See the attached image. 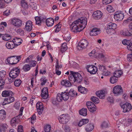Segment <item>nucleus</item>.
<instances>
[{"instance_id": "8fccbe9b", "label": "nucleus", "mask_w": 132, "mask_h": 132, "mask_svg": "<svg viewBox=\"0 0 132 132\" xmlns=\"http://www.w3.org/2000/svg\"><path fill=\"white\" fill-rule=\"evenodd\" d=\"M98 67L99 69L103 72L106 69L105 67L102 64H99Z\"/></svg>"}, {"instance_id": "5701e85b", "label": "nucleus", "mask_w": 132, "mask_h": 132, "mask_svg": "<svg viewBox=\"0 0 132 132\" xmlns=\"http://www.w3.org/2000/svg\"><path fill=\"white\" fill-rule=\"evenodd\" d=\"M12 41L16 47L20 45L22 42V40L21 39L17 37L14 38Z\"/></svg>"}, {"instance_id": "c9c22d12", "label": "nucleus", "mask_w": 132, "mask_h": 132, "mask_svg": "<svg viewBox=\"0 0 132 132\" xmlns=\"http://www.w3.org/2000/svg\"><path fill=\"white\" fill-rule=\"evenodd\" d=\"M7 125L5 123H1L0 124V132H5L7 129Z\"/></svg>"}, {"instance_id": "a19ab883", "label": "nucleus", "mask_w": 132, "mask_h": 132, "mask_svg": "<svg viewBox=\"0 0 132 132\" xmlns=\"http://www.w3.org/2000/svg\"><path fill=\"white\" fill-rule=\"evenodd\" d=\"M41 85L42 86H43L45 84L47 81V80L46 77L43 76L40 79Z\"/></svg>"}, {"instance_id": "2f4dec72", "label": "nucleus", "mask_w": 132, "mask_h": 132, "mask_svg": "<svg viewBox=\"0 0 132 132\" xmlns=\"http://www.w3.org/2000/svg\"><path fill=\"white\" fill-rule=\"evenodd\" d=\"M88 122L89 120L88 119H82L80 120L78 123V125L79 127H81L83 125L87 123Z\"/></svg>"}, {"instance_id": "9d476101", "label": "nucleus", "mask_w": 132, "mask_h": 132, "mask_svg": "<svg viewBox=\"0 0 132 132\" xmlns=\"http://www.w3.org/2000/svg\"><path fill=\"white\" fill-rule=\"evenodd\" d=\"M114 17L116 20L119 21L123 19L124 17V15L123 13L122 12H117L114 14Z\"/></svg>"}, {"instance_id": "5fc2aeb1", "label": "nucleus", "mask_w": 132, "mask_h": 132, "mask_svg": "<svg viewBox=\"0 0 132 132\" xmlns=\"http://www.w3.org/2000/svg\"><path fill=\"white\" fill-rule=\"evenodd\" d=\"M107 10L109 12L111 13L114 11V10L113 9L112 6L108 5L107 6Z\"/></svg>"}, {"instance_id": "a211bd4d", "label": "nucleus", "mask_w": 132, "mask_h": 132, "mask_svg": "<svg viewBox=\"0 0 132 132\" xmlns=\"http://www.w3.org/2000/svg\"><path fill=\"white\" fill-rule=\"evenodd\" d=\"M106 93V92L104 90H101L96 92V94L100 98L103 99L104 98Z\"/></svg>"}, {"instance_id": "e2e57ef3", "label": "nucleus", "mask_w": 132, "mask_h": 132, "mask_svg": "<svg viewBox=\"0 0 132 132\" xmlns=\"http://www.w3.org/2000/svg\"><path fill=\"white\" fill-rule=\"evenodd\" d=\"M113 0H103V3L104 4H108L111 3Z\"/></svg>"}, {"instance_id": "ea45409f", "label": "nucleus", "mask_w": 132, "mask_h": 132, "mask_svg": "<svg viewBox=\"0 0 132 132\" xmlns=\"http://www.w3.org/2000/svg\"><path fill=\"white\" fill-rule=\"evenodd\" d=\"M87 109L86 108H82L79 111L80 114L83 116H86L87 115Z\"/></svg>"}, {"instance_id": "13d9d810", "label": "nucleus", "mask_w": 132, "mask_h": 132, "mask_svg": "<svg viewBox=\"0 0 132 132\" xmlns=\"http://www.w3.org/2000/svg\"><path fill=\"white\" fill-rule=\"evenodd\" d=\"M16 32L20 34L21 35H23L24 34V31L21 28H19L16 30Z\"/></svg>"}, {"instance_id": "3c124183", "label": "nucleus", "mask_w": 132, "mask_h": 132, "mask_svg": "<svg viewBox=\"0 0 132 132\" xmlns=\"http://www.w3.org/2000/svg\"><path fill=\"white\" fill-rule=\"evenodd\" d=\"M109 126V123L108 122H103L101 125V127L102 128H106Z\"/></svg>"}, {"instance_id": "f03ea898", "label": "nucleus", "mask_w": 132, "mask_h": 132, "mask_svg": "<svg viewBox=\"0 0 132 132\" xmlns=\"http://www.w3.org/2000/svg\"><path fill=\"white\" fill-rule=\"evenodd\" d=\"M70 72L68 78L71 82L72 83L75 82L78 83L81 82L82 77L79 73L78 72H75L73 71H70Z\"/></svg>"}, {"instance_id": "09e8293b", "label": "nucleus", "mask_w": 132, "mask_h": 132, "mask_svg": "<svg viewBox=\"0 0 132 132\" xmlns=\"http://www.w3.org/2000/svg\"><path fill=\"white\" fill-rule=\"evenodd\" d=\"M30 66L28 64H25L23 67V69L24 71L26 72L30 70Z\"/></svg>"}, {"instance_id": "0e129e2a", "label": "nucleus", "mask_w": 132, "mask_h": 132, "mask_svg": "<svg viewBox=\"0 0 132 132\" xmlns=\"http://www.w3.org/2000/svg\"><path fill=\"white\" fill-rule=\"evenodd\" d=\"M11 11L10 10H7L4 12V15L6 16H8L10 15L11 13Z\"/></svg>"}, {"instance_id": "20e7f679", "label": "nucleus", "mask_w": 132, "mask_h": 132, "mask_svg": "<svg viewBox=\"0 0 132 132\" xmlns=\"http://www.w3.org/2000/svg\"><path fill=\"white\" fill-rule=\"evenodd\" d=\"M10 21L11 24L15 27H19L22 25V21L17 18H12Z\"/></svg>"}, {"instance_id": "393cba45", "label": "nucleus", "mask_w": 132, "mask_h": 132, "mask_svg": "<svg viewBox=\"0 0 132 132\" xmlns=\"http://www.w3.org/2000/svg\"><path fill=\"white\" fill-rule=\"evenodd\" d=\"M94 126L93 124L89 123L88 124L85 128L86 131L89 132L92 131L94 129Z\"/></svg>"}, {"instance_id": "de8ad7c7", "label": "nucleus", "mask_w": 132, "mask_h": 132, "mask_svg": "<svg viewBox=\"0 0 132 132\" xmlns=\"http://www.w3.org/2000/svg\"><path fill=\"white\" fill-rule=\"evenodd\" d=\"M21 83V81L20 79H16L14 82V85L16 87H19Z\"/></svg>"}, {"instance_id": "680f3d73", "label": "nucleus", "mask_w": 132, "mask_h": 132, "mask_svg": "<svg viewBox=\"0 0 132 132\" xmlns=\"http://www.w3.org/2000/svg\"><path fill=\"white\" fill-rule=\"evenodd\" d=\"M127 59V60L129 61H132V54H128Z\"/></svg>"}, {"instance_id": "9b49d317", "label": "nucleus", "mask_w": 132, "mask_h": 132, "mask_svg": "<svg viewBox=\"0 0 132 132\" xmlns=\"http://www.w3.org/2000/svg\"><path fill=\"white\" fill-rule=\"evenodd\" d=\"M86 104L87 107L90 112H93L95 111L96 110V106L92 102L89 101Z\"/></svg>"}, {"instance_id": "bb28decb", "label": "nucleus", "mask_w": 132, "mask_h": 132, "mask_svg": "<svg viewBox=\"0 0 132 132\" xmlns=\"http://www.w3.org/2000/svg\"><path fill=\"white\" fill-rule=\"evenodd\" d=\"M45 20L46 25L48 27L52 26L54 23V20L52 18H48Z\"/></svg>"}, {"instance_id": "423d86ee", "label": "nucleus", "mask_w": 132, "mask_h": 132, "mask_svg": "<svg viewBox=\"0 0 132 132\" xmlns=\"http://www.w3.org/2000/svg\"><path fill=\"white\" fill-rule=\"evenodd\" d=\"M88 45L87 41L86 39H83L81 40L78 43L77 48L79 50H81L86 48Z\"/></svg>"}, {"instance_id": "603ef678", "label": "nucleus", "mask_w": 132, "mask_h": 132, "mask_svg": "<svg viewBox=\"0 0 132 132\" xmlns=\"http://www.w3.org/2000/svg\"><path fill=\"white\" fill-rule=\"evenodd\" d=\"M56 100L59 102H61L63 100L62 96L61 94H59L57 95L56 97Z\"/></svg>"}, {"instance_id": "f704fd0d", "label": "nucleus", "mask_w": 132, "mask_h": 132, "mask_svg": "<svg viewBox=\"0 0 132 132\" xmlns=\"http://www.w3.org/2000/svg\"><path fill=\"white\" fill-rule=\"evenodd\" d=\"M6 112L3 110H0V119L3 120L5 118Z\"/></svg>"}, {"instance_id": "2eb2a0df", "label": "nucleus", "mask_w": 132, "mask_h": 132, "mask_svg": "<svg viewBox=\"0 0 132 132\" xmlns=\"http://www.w3.org/2000/svg\"><path fill=\"white\" fill-rule=\"evenodd\" d=\"M12 96L6 98H5L4 99L3 102L2 103L3 105H5L8 104L13 102L14 101V98Z\"/></svg>"}, {"instance_id": "4d7b16f0", "label": "nucleus", "mask_w": 132, "mask_h": 132, "mask_svg": "<svg viewBox=\"0 0 132 132\" xmlns=\"http://www.w3.org/2000/svg\"><path fill=\"white\" fill-rule=\"evenodd\" d=\"M129 33L130 36H132V23H131L129 26Z\"/></svg>"}, {"instance_id": "6e6552de", "label": "nucleus", "mask_w": 132, "mask_h": 132, "mask_svg": "<svg viewBox=\"0 0 132 132\" xmlns=\"http://www.w3.org/2000/svg\"><path fill=\"white\" fill-rule=\"evenodd\" d=\"M20 72V70L18 68H13L9 73V76L12 78H15L18 76Z\"/></svg>"}, {"instance_id": "bf43d9fd", "label": "nucleus", "mask_w": 132, "mask_h": 132, "mask_svg": "<svg viewBox=\"0 0 132 132\" xmlns=\"http://www.w3.org/2000/svg\"><path fill=\"white\" fill-rule=\"evenodd\" d=\"M31 118V123H34L36 119V117L35 114L33 115Z\"/></svg>"}, {"instance_id": "7c9ffc66", "label": "nucleus", "mask_w": 132, "mask_h": 132, "mask_svg": "<svg viewBox=\"0 0 132 132\" xmlns=\"http://www.w3.org/2000/svg\"><path fill=\"white\" fill-rule=\"evenodd\" d=\"M77 93H76V91L73 89H70L68 93L69 96L70 97H73L75 96H77Z\"/></svg>"}, {"instance_id": "dca6fc26", "label": "nucleus", "mask_w": 132, "mask_h": 132, "mask_svg": "<svg viewBox=\"0 0 132 132\" xmlns=\"http://www.w3.org/2000/svg\"><path fill=\"white\" fill-rule=\"evenodd\" d=\"M102 15L103 14L101 11L97 10L93 12V16L94 19L98 20L102 18Z\"/></svg>"}, {"instance_id": "6ab92c4d", "label": "nucleus", "mask_w": 132, "mask_h": 132, "mask_svg": "<svg viewBox=\"0 0 132 132\" xmlns=\"http://www.w3.org/2000/svg\"><path fill=\"white\" fill-rule=\"evenodd\" d=\"M100 29L97 28H94L90 31V34L91 36H96L101 33Z\"/></svg>"}, {"instance_id": "aec40b11", "label": "nucleus", "mask_w": 132, "mask_h": 132, "mask_svg": "<svg viewBox=\"0 0 132 132\" xmlns=\"http://www.w3.org/2000/svg\"><path fill=\"white\" fill-rule=\"evenodd\" d=\"M48 96V88L46 87L43 88L42 90V96L44 99H46Z\"/></svg>"}, {"instance_id": "052dcab7", "label": "nucleus", "mask_w": 132, "mask_h": 132, "mask_svg": "<svg viewBox=\"0 0 132 132\" xmlns=\"http://www.w3.org/2000/svg\"><path fill=\"white\" fill-rule=\"evenodd\" d=\"M89 55L90 56H96V50L94 49L91 52L89 53Z\"/></svg>"}, {"instance_id": "72a5a7b5", "label": "nucleus", "mask_w": 132, "mask_h": 132, "mask_svg": "<svg viewBox=\"0 0 132 132\" xmlns=\"http://www.w3.org/2000/svg\"><path fill=\"white\" fill-rule=\"evenodd\" d=\"M62 96L63 100L65 101H67L69 98L68 92H62L61 94Z\"/></svg>"}, {"instance_id": "ddd939ff", "label": "nucleus", "mask_w": 132, "mask_h": 132, "mask_svg": "<svg viewBox=\"0 0 132 132\" xmlns=\"http://www.w3.org/2000/svg\"><path fill=\"white\" fill-rule=\"evenodd\" d=\"M21 118L19 116H17L12 119L11 121V124L12 126L15 127L16 124L18 123L20 121Z\"/></svg>"}, {"instance_id": "f3484780", "label": "nucleus", "mask_w": 132, "mask_h": 132, "mask_svg": "<svg viewBox=\"0 0 132 132\" xmlns=\"http://www.w3.org/2000/svg\"><path fill=\"white\" fill-rule=\"evenodd\" d=\"M37 111L39 114H41L43 110V106L42 102H38L36 105Z\"/></svg>"}, {"instance_id": "69168bd1", "label": "nucleus", "mask_w": 132, "mask_h": 132, "mask_svg": "<svg viewBox=\"0 0 132 132\" xmlns=\"http://www.w3.org/2000/svg\"><path fill=\"white\" fill-rule=\"evenodd\" d=\"M103 74L105 76H108L110 75L111 73L109 71L106 70V69L103 72Z\"/></svg>"}, {"instance_id": "4468645a", "label": "nucleus", "mask_w": 132, "mask_h": 132, "mask_svg": "<svg viewBox=\"0 0 132 132\" xmlns=\"http://www.w3.org/2000/svg\"><path fill=\"white\" fill-rule=\"evenodd\" d=\"M36 23L37 24L40 25L42 22H44L46 20V18L43 16H37L35 18Z\"/></svg>"}, {"instance_id": "c85d7f7f", "label": "nucleus", "mask_w": 132, "mask_h": 132, "mask_svg": "<svg viewBox=\"0 0 132 132\" xmlns=\"http://www.w3.org/2000/svg\"><path fill=\"white\" fill-rule=\"evenodd\" d=\"M78 90L79 92L81 93L85 94L87 93V90L85 87H82L81 86H80L78 87Z\"/></svg>"}, {"instance_id": "f8f14e48", "label": "nucleus", "mask_w": 132, "mask_h": 132, "mask_svg": "<svg viewBox=\"0 0 132 132\" xmlns=\"http://www.w3.org/2000/svg\"><path fill=\"white\" fill-rule=\"evenodd\" d=\"M123 90L120 86H117L113 88V93L116 95H118L122 94Z\"/></svg>"}, {"instance_id": "774afa93", "label": "nucleus", "mask_w": 132, "mask_h": 132, "mask_svg": "<svg viewBox=\"0 0 132 132\" xmlns=\"http://www.w3.org/2000/svg\"><path fill=\"white\" fill-rule=\"evenodd\" d=\"M70 129L68 126H66L64 128V130L65 132H70Z\"/></svg>"}, {"instance_id": "6e6d98bb", "label": "nucleus", "mask_w": 132, "mask_h": 132, "mask_svg": "<svg viewBox=\"0 0 132 132\" xmlns=\"http://www.w3.org/2000/svg\"><path fill=\"white\" fill-rule=\"evenodd\" d=\"M131 21H132V17H129L128 18L127 20L123 22V24L124 25H125L128 22H130Z\"/></svg>"}, {"instance_id": "37998d69", "label": "nucleus", "mask_w": 132, "mask_h": 132, "mask_svg": "<svg viewBox=\"0 0 132 132\" xmlns=\"http://www.w3.org/2000/svg\"><path fill=\"white\" fill-rule=\"evenodd\" d=\"M6 74V72L5 71L2 70L0 72V80H4Z\"/></svg>"}, {"instance_id": "864d4df0", "label": "nucleus", "mask_w": 132, "mask_h": 132, "mask_svg": "<svg viewBox=\"0 0 132 132\" xmlns=\"http://www.w3.org/2000/svg\"><path fill=\"white\" fill-rule=\"evenodd\" d=\"M29 63L30 64V66L31 67H34L36 66V64L37 62L35 60H32L31 61H29Z\"/></svg>"}, {"instance_id": "7ed1b4c3", "label": "nucleus", "mask_w": 132, "mask_h": 132, "mask_svg": "<svg viewBox=\"0 0 132 132\" xmlns=\"http://www.w3.org/2000/svg\"><path fill=\"white\" fill-rule=\"evenodd\" d=\"M21 58V56H13L9 57L6 60L9 64L13 65L17 63Z\"/></svg>"}, {"instance_id": "49530a36", "label": "nucleus", "mask_w": 132, "mask_h": 132, "mask_svg": "<svg viewBox=\"0 0 132 132\" xmlns=\"http://www.w3.org/2000/svg\"><path fill=\"white\" fill-rule=\"evenodd\" d=\"M117 81V79L114 76L111 77L110 79V82L112 84H114Z\"/></svg>"}, {"instance_id": "1a4fd4ad", "label": "nucleus", "mask_w": 132, "mask_h": 132, "mask_svg": "<svg viewBox=\"0 0 132 132\" xmlns=\"http://www.w3.org/2000/svg\"><path fill=\"white\" fill-rule=\"evenodd\" d=\"M121 107L123 109V112L124 113L128 112L131 109V105L128 103H126L122 105H121Z\"/></svg>"}, {"instance_id": "0eeeda50", "label": "nucleus", "mask_w": 132, "mask_h": 132, "mask_svg": "<svg viewBox=\"0 0 132 132\" xmlns=\"http://www.w3.org/2000/svg\"><path fill=\"white\" fill-rule=\"evenodd\" d=\"M87 71L91 74H94L96 73L97 71V68L94 65H88L86 67Z\"/></svg>"}, {"instance_id": "412c9836", "label": "nucleus", "mask_w": 132, "mask_h": 132, "mask_svg": "<svg viewBox=\"0 0 132 132\" xmlns=\"http://www.w3.org/2000/svg\"><path fill=\"white\" fill-rule=\"evenodd\" d=\"M32 28V24L30 21H28L26 23L25 29L27 31H31Z\"/></svg>"}, {"instance_id": "79ce46f5", "label": "nucleus", "mask_w": 132, "mask_h": 132, "mask_svg": "<svg viewBox=\"0 0 132 132\" xmlns=\"http://www.w3.org/2000/svg\"><path fill=\"white\" fill-rule=\"evenodd\" d=\"M21 5L22 7L24 8L27 9L28 7V4L24 0H22L21 1Z\"/></svg>"}, {"instance_id": "cd10ccee", "label": "nucleus", "mask_w": 132, "mask_h": 132, "mask_svg": "<svg viewBox=\"0 0 132 132\" xmlns=\"http://www.w3.org/2000/svg\"><path fill=\"white\" fill-rule=\"evenodd\" d=\"M6 46L8 49H12L16 47L12 41L7 43Z\"/></svg>"}, {"instance_id": "f257e3e1", "label": "nucleus", "mask_w": 132, "mask_h": 132, "mask_svg": "<svg viewBox=\"0 0 132 132\" xmlns=\"http://www.w3.org/2000/svg\"><path fill=\"white\" fill-rule=\"evenodd\" d=\"M87 24L86 18L81 17L72 23L70 26L71 30L74 32L80 31L86 27Z\"/></svg>"}, {"instance_id": "b1692460", "label": "nucleus", "mask_w": 132, "mask_h": 132, "mask_svg": "<svg viewBox=\"0 0 132 132\" xmlns=\"http://www.w3.org/2000/svg\"><path fill=\"white\" fill-rule=\"evenodd\" d=\"M71 83L72 82H71L70 81H69L68 80L66 79L63 80L61 82V84L62 85L66 87L70 86L71 85Z\"/></svg>"}, {"instance_id": "c03bdc74", "label": "nucleus", "mask_w": 132, "mask_h": 132, "mask_svg": "<svg viewBox=\"0 0 132 132\" xmlns=\"http://www.w3.org/2000/svg\"><path fill=\"white\" fill-rule=\"evenodd\" d=\"M51 125L47 124L44 127V131L45 132H49L51 130Z\"/></svg>"}, {"instance_id": "58836bf2", "label": "nucleus", "mask_w": 132, "mask_h": 132, "mask_svg": "<svg viewBox=\"0 0 132 132\" xmlns=\"http://www.w3.org/2000/svg\"><path fill=\"white\" fill-rule=\"evenodd\" d=\"M67 44L66 43H63L61 46V51L63 53L66 51L67 50Z\"/></svg>"}, {"instance_id": "4c0bfd02", "label": "nucleus", "mask_w": 132, "mask_h": 132, "mask_svg": "<svg viewBox=\"0 0 132 132\" xmlns=\"http://www.w3.org/2000/svg\"><path fill=\"white\" fill-rule=\"evenodd\" d=\"M29 5L30 7L33 10L37 9L36 4L34 2V0H30Z\"/></svg>"}, {"instance_id": "39448f33", "label": "nucleus", "mask_w": 132, "mask_h": 132, "mask_svg": "<svg viewBox=\"0 0 132 132\" xmlns=\"http://www.w3.org/2000/svg\"><path fill=\"white\" fill-rule=\"evenodd\" d=\"M59 122L63 124H66L69 121L70 117L68 114H63L58 117Z\"/></svg>"}, {"instance_id": "e433bc0d", "label": "nucleus", "mask_w": 132, "mask_h": 132, "mask_svg": "<svg viewBox=\"0 0 132 132\" xmlns=\"http://www.w3.org/2000/svg\"><path fill=\"white\" fill-rule=\"evenodd\" d=\"M1 37L3 40L6 41L10 40L11 38V36L10 35L7 34L5 35L2 34Z\"/></svg>"}, {"instance_id": "c756f323", "label": "nucleus", "mask_w": 132, "mask_h": 132, "mask_svg": "<svg viewBox=\"0 0 132 132\" xmlns=\"http://www.w3.org/2000/svg\"><path fill=\"white\" fill-rule=\"evenodd\" d=\"M123 73L122 71L121 70H118L113 73V76L117 78L120 77Z\"/></svg>"}, {"instance_id": "473e14b6", "label": "nucleus", "mask_w": 132, "mask_h": 132, "mask_svg": "<svg viewBox=\"0 0 132 132\" xmlns=\"http://www.w3.org/2000/svg\"><path fill=\"white\" fill-rule=\"evenodd\" d=\"M106 26L107 27L110 28L112 29H114L116 28L117 25L115 23L110 22L107 24Z\"/></svg>"}, {"instance_id": "a878e982", "label": "nucleus", "mask_w": 132, "mask_h": 132, "mask_svg": "<svg viewBox=\"0 0 132 132\" xmlns=\"http://www.w3.org/2000/svg\"><path fill=\"white\" fill-rule=\"evenodd\" d=\"M120 34L123 36H130V35L129 33L128 30L126 28H125L121 30L120 31Z\"/></svg>"}, {"instance_id": "338daca9", "label": "nucleus", "mask_w": 132, "mask_h": 132, "mask_svg": "<svg viewBox=\"0 0 132 132\" xmlns=\"http://www.w3.org/2000/svg\"><path fill=\"white\" fill-rule=\"evenodd\" d=\"M52 103L54 105H56L58 104V101L56 100L55 99H53L52 100Z\"/></svg>"}, {"instance_id": "4be33fe9", "label": "nucleus", "mask_w": 132, "mask_h": 132, "mask_svg": "<svg viewBox=\"0 0 132 132\" xmlns=\"http://www.w3.org/2000/svg\"><path fill=\"white\" fill-rule=\"evenodd\" d=\"M12 92L10 90H5L3 91L2 94L3 97H6L12 96Z\"/></svg>"}, {"instance_id": "a18cd8bd", "label": "nucleus", "mask_w": 132, "mask_h": 132, "mask_svg": "<svg viewBox=\"0 0 132 132\" xmlns=\"http://www.w3.org/2000/svg\"><path fill=\"white\" fill-rule=\"evenodd\" d=\"M91 99V101L95 104H98L100 102L98 98L95 96H93L92 97Z\"/></svg>"}]
</instances>
